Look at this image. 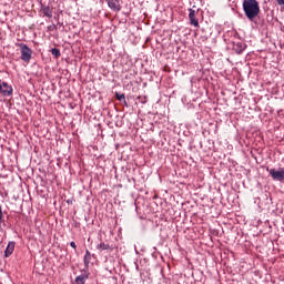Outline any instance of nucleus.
<instances>
[{
    "label": "nucleus",
    "mask_w": 284,
    "mask_h": 284,
    "mask_svg": "<svg viewBox=\"0 0 284 284\" xmlns=\"http://www.w3.org/2000/svg\"><path fill=\"white\" fill-rule=\"evenodd\" d=\"M266 172H268V175H271V179L275 182H284V168L280 169H266Z\"/></svg>",
    "instance_id": "nucleus-2"
},
{
    "label": "nucleus",
    "mask_w": 284,
    "mask_h": 284,
    "mask_svg": "<svg viewBox=\"0 0 284 284\" xmlns=\"http://www.w3.org/2000/svg\"><path fill=\"white\" fill-rule=\"evenodd\" d=\"M91 258H92V255H91V253L89 252V250H87L85 255H84V265H85L87 268L89 267V264H90V262H91Z\"/></svg>",
    "instance_id": "nucleus-10"
},
{
    "label": "nucleus",
    "mask_w": 284,
    "mask_h": 284,
    "mask_svg": "<svg viewBox=\"0 0 284 284\" xmlns=\"http://www.w3.org/2000/svg\"><path fill=\"white\" fill-rule=\"evenodd\" d=\"M2 222H3V212H2V206L0 205V227Z\"/></svg>",
    "instance_id": "nucleus-15"
},
{
    "label": "nucleus",
    "mask_w": 284,
    "mask_h": 284,
    "mask_svg": "<svg viewBox=\"0 0 284 284\" xmlns=\"http://www.w3.org/2000/svg\"><path fill=\"white\" fill-rule=\"evenodd\" d=\"M190 21L191 24H193L194 27H199V20L196 19V11L193 9H190Z\"/></svg>",
    "instance_id": "nucleus-8"
},
{
    "label": "nucleus",
    "mask_w": 284,
    "mask_h": 284,
    "mask_svg": "<svg viewBox=\"0 0 284 284\" xmlns=\"http://www.w3.org/2000/svg\"><path fill=\"white\" fill-rule=\"evenodd\" d=\"M51 52H52V54H53L55 58H59V57L61 55L60 50L57 49V48H53V49L51 50Z\"/></svg>",
    "instance_id": "nucleus-13"
},
{
    "label": "nucleus",
    "mask_w": 284,
    "mask_h": 284,
    "mask_svg": "<svg viewBox=\"0 0 284 284\" xmlns=\"http://www.w3.org/2000/svg\"><path fill=\"white\" fill-rule=\"evenodd\" d=\"M14 247H16V242L13 241L9 242L7 250L4 252V256L10 257L13 254Z\"/></svg>",
    "instance_id": "nucleus-7"
},
{
    "label": "nucleus",
    "mask_w": 284,
    "mask_h": 284,
    "mask_svg": "<svg viewBox=\"0 0 284 284\" xmlns=\"http://www.w3.org/2000/svg\"><path fill=\"white\" fill-rule=\"evenodd\" d=\"M90 273L84 272L83 274L79 275L75 280L77 284H85V281L89 278Z\"/></svg>",
    "instance_id": "nucleus-9"
},
{
    "label": "nucleus",
    "mask_w": 284,
    "mask_h": 284,
    "mask_svg": "<svg viewBox=\"0 0 284 284\" xmlns=\"http://www.w3.org/2000/svg\"><path fill=\"white\" fill-rule=\"evenodd\" d=\"M276 1H277V4L284 6V0H276Z\"/></svg>",
    "instance_id": "nucleus-18"
},
{
    "label": "nucleus",
    "mask_w": 284,
    "mask_h": 284,
    "mask_svg": "<svg viewBox=\"0 0 284 284\" xmlns=\"http://www.w3.org/2000/svg\"><path fill=\"white\" fill-rule=\"evenodd\" d=\"M116 99L118 101H123V99H125V95L116 93Z\"/></svg>",
    "instance_id": "nucleus-16"
},
{
    "label": "nucleus",
    "mask_w": 284,
    "mask_h": 284,
    "mask_svg": "<svg viewBox=\"0 0 284 284\" xmlns=\"http://www.w3.org/2000/svg\"><path fill=\"white\" fill-rule=\"evenodd\" d=\"M246 49V44L243 42H233V51L241 54Z\"/></svg>",
    "instance_id": "nucleus-6"
},
{
    "label": "nucleus",
    "mask_w": 284,
    "mask_h": 284,
    "mask_svg": "<svg viewBox=\"0 0 284 284\" xmlns=\"http://www.w3.org/2000/svg\"><path fill=\"white\" fill-rule=\"evenodd\" d=\"M242 9H244V14H246V18L251 21L261 13V7L257 0H244V2H242Z\"/></svg>",
    "instance_id": "nucleus-1"
},
{
    "label": "nucleus",
    "mask_w": 284,
    "mask_h": 284,
    "mask_svg": "<svg viewBox=\"0 0 284 284\" xmlns=\"http://www.w3.org/2000/svg\"><path fill=\"white\" fill-rule=\"evenodd\" d=\"M138 101H140V103H146L148 102V97L140 95V97H138Z\"/></svg>",
    "instance_id": "nucleus-14"
},
{
    "label": "nucleus",
    "mask_w": 284,
    "mask_h": 284,
    "mask_svg": "<svg viewBox=\"0 0 284 284\" xmlns=\"http://www.w3.org/2000/svg\"><path fill=\"white\" fill-rule=\"evenodd\" d=\"M108 2V6L110 9H112L115 12L121 11L122 6L120 3V0H105Z\"/></svg>",
    "instance_id": "nucleus-5"
},
{
    "label": "nucleus",
    "mask_w": 284,
    "mask_h": 284,
    "mask_svg": "<svg viewBox=\"0 0 284 284\" xmlns=\"http://www.w3.org/2000/svg\"><path fill=\"white\" fill-rule=\"evenodd\" d=\"M97 250L98 251H108L110 250V245L109 244H105L104 242L100 243L98 246H97Z\"/></svg>",
    "instance_id": "nucleus-12"
},
{
    "label": "nucleus",
    "mask_w": 284,
    "mask_h": 284,
    "mask_svg": "<svg viewBox=\"0 0 284 284\" xmlns=\"http://www.w3.org/2000/svg\"><path fill=\"white\" fill-rule=\"evenodd\" d=\"M0 93L2 94V97H12L13 89L7 82H2L0 84Z\"/></svg>",
    "instance_id": "nucleus-4"
},
{
    "label": "nucleus",
    "mask_w": 284,
    "mask_h": 284,
    "mask_svg": "<svg viewBox=\"0 0 284 284\" xmlns=\"http://www.w3.org/2000/svg\"><path fill=\"white\" fill-rule=\"evenodd\" d=\"M41 11L45 17L52 18V10L50 9V7H43Z\"/></svg>",
    "instance_id": "nucleus-11"
},
{
    "label": "nucleus",
    "mask_w": 284,
    "mask_h": 284,
    "mask_svg": "<svg viewBox=\"0 0 284 284\" xmlns=\"http://www.w3.org/2000/svg\"><path fill=\"white\" fill-rule=\"evenodd\" d=\"M17 45L21 48V59L29 63L32 58V50L24 43H19Z\"/></svg>",
    "instance_id": "nucleus-3"
},
{
    "label": "nucleus",
    "mask_w": 284,
    "mask_h": 284,
    "mask_svg": "<svg viewBox=\"0 0 284 284\" xmlns=\"http://www.w3.org/2000/svg\"><path fill=\"white\" fill-rule=\"evenodd\" d=\"M70 246H71L73 250H77L75 242H73V241L70 243Z\"/></svg>",
    "instance_id": "nucleus-17"
}]
</instances>
